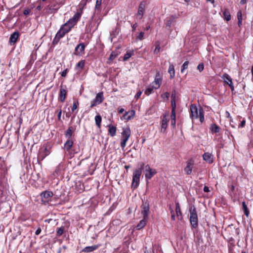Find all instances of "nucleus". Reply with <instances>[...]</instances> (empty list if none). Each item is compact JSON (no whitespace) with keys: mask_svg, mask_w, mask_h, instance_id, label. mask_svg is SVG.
I'll use <instances>...</instances> for the list:
<instances>
[{"mask_svg":"<svg viewBox=\"0 0 253 253\" xmlns=\"http://www.w3.org/2000/svg\"><path fill=\"white\" fill-rule=\"evenodd\" d=\"M169 113H166L163 115L161 122V131L162 132H165L167 126L169 122Z\"/></svg>","mask_w":253,"mask_h":253,"instance_id":"39448f33","label":"nucleus"},{"mask_svg":"<svg viewBox=\"0 0 253 253\" xmlns=\"http://www.w3.org/2000/svg\"><path fill=\"white\" fill-rule=\"evenodd\" d=\"M41 229L39 228L36 231L35 234L38 235L40 234L41 233Z\"/></svg>","mask_w":253,"mask_h":253,"instance_id":"13d9d810","label":"nucleus"},{"mask_svg":"<svg viewBox=\"0 0 253 253\" xmlns=\"http://www.w3.org/2000/svg\"><path fill=\"white\" fill-rule=\"evenodd\" d=\"M85 65V60H82L79 62L76 65V67L80 69H83Z\"/></svg>","mask_w":253,"mask_h":253,"instance_id":"c9c22d12","label":"nucleus"},{"mask_svg":"<svg viewBox=\"0 0 253 253\" xmlns=\"http://www.w3.org/2000/svg\"><path fill=\"white\" fill-rule=\"evenodd\" d=\"M246 124V120L244 119L241 122L240 125L239 126V127H244Z\"/></svg>","mask_w":253,"mask_h":253,"instance_id":"09e8293b","label":"nucleus"},{"mask_svg":"<svg viewBox=\"0 0 253 253\" xmlns=\"http://www.w3.org/2000/svg\"><path fill=\"white\" fill-rule=\"evenodd\" d=\"M131 135L130 129L128 126L123 127L122 132V138L121 142V146L124 149L126 146L127 140Z\"/></svg>","mask_w":253,"mask_h":253,"instance_id":"20e7f679","label":"nucleus"},{"mask_svg":"<svg viewBox=\"0 0 253 253\" xmlns=\"http://www.w3.org/2000/svg\"><path fill=\"white\" fill-rule=\"evenodd\" d=\"M144 166V163H142L140 168L135 170L133 173L132 187L136 188L140 181V177L142 173V170Z\"/></svg>","mask_w":253,"mask_h":253,"instance_id":"7ed1b4c3","label":"nucleus"},{"mask_svg":"<svg viewBox=\"0 0 253 253\" xmlns=\"http://www.w3.org/2000/svg\"><path fill=\"white\" fill-rule=\"evenodd\" d=\"M168 72L170 74V78H173L175 76V70L173 64H170L169 66Z\"/></svg>","mask_w":253,"mask_h":253,"instance_id":"393cba45","label":"nucleus"},{"mask_svg":"<svg viewBox=\"0 0 253 253\" xmlns=\"http://www.w3.org/2000/svg\"><path fill=\"white\" fill-rule=\"evenodd\" d=\"M171 107H172V110L175 111L176 108V103H175V95L174 93H172L171 95Z\"/></svg>","mask_w":253,"mask_h":253,"instance_id":"2f4dec72","label":"nucleus"},{"mask_svg":"<svg viewBox=\"0 0 253 253\" xmlns=\"http://www.w3.org/2000/svg\"><path fill=\"white\" fill-rule=\"evenodd\" d=\"M137 26V25L136 23H135L132 26V29L133 30H135Z\"/></svg>","mask_w":253,"mask_h":253,"instance_id":"338daca9","label":"nucleus"},{"mask_svg":"<svg viewBox=\"0 0 253 253\" xmlns=\"http://www.w3.org/2000/svg\"><path fill=\"white\" fill-rule=\"evenodd\" d=\"M141 214L143 215V217L145 218H148V215L150 212V207L149 204L147 202H144L142 204L141 207Z\"/></svg>","mask_w":253,"mask_h":253,"instance_id":"1a4fd4ad","label":"nucleus"},{"mask_svg":"<svg viewBox=\"0 0 253 253\" xmlns=\"http://www.w3.org/2000/svg\"><path fill=\"white\" fill-rule=\"evenodd\" d=\"M169 94L168 92H165L162 95V97L164 100H168L169 98Z\"/></svg>","mask_w":253,"mask_h":253,"instance_id":"c03bdc74","label":"nucleus"},{"mask_svg":"<svg viewBox=\"0 0 253 253\" xmlns=\"http://www.w3.org/2000/svg\"><path fill=\"white\" fill-rule=\"evenodd\" d=\"M238 20H242V14L241 11H239L237 13Z\"/></svg>","mask_w":253,"mask_h":253,"instance_id":"de8ad7c7","label":"nucleus"},{"mask_svg":"<svg viewBox=\"0 0 253 253\" xmlns=\"http://www.w3.org/2000/svg\"><path fill=\"white\" fill-rule=\"evenodd\" d=\"M160 44L158 43L156 45V46L155 47V49L154 51V52L155 54H157L158 53H159L160 52Z\"/></svg>","mask_w":253,"mask_h":253,"instance_id":"a18cd8bd","label":"nucleus"},{"mask_svg":"<svg viewBox=\"0 0 253 253\" xmlns=\"http://www.w3.org/2000/svg\"><path fill=\"white\" fill-rule=\"evenodd\" d=\"M203 158L204 160L209 164H211L213 162V155L210 153H205L203 155Z\"/></svg>","mask_w":253,"mask_h":253,"instance_id":"2eb2a0df","label":"nucleus"},{"mask_svg":"<svg viewBox=\"0 0 253 253\" xmlns=\"http://www.w3.org/2000/svg\"><path fill=\"white\" fill-rule=\"evenodd\" d=\"M117 56V54L113 52L111 53V54L110 55V57L109 58V60L111 61H113Z\"/></svg>","mask_w":253,"mask_h":253,"instance_id":"37998d69","label":"nucleus"},{"mask_svg":"<svg viewBox=\"0 0 253 253\" xmlns=\"http://www.w3.org/2000/svg\"><path fill=\"white\" fill-rule=\"evenodd\" d=\"M223 15L224 16V19L227 21H229L231 19V16L230 12L227 9H225L223 11Z\"/></svg>","mask_w":253,"mask_h":253,"instance_id":"c85d7f7f","label":"nucleus"},{"mask_svg":"<svg viewBox=\"0 0 253 253\" xmlns=\"http://www.w3.org/2000/svg\"><path fill=\"white\" fill-rule=\"evenodd\" d=\"M176 17L172 16L169 19L167 20L166 24L167 27H170L172 23L175 21Z\"/></svg>","mask_w":253,"mask_h":253,"instance_id":"c756f323","label":"nucleus"},{"mask_svg":"<svg viewBox=\"0 0 253 253\" xmlns=\"http://www.w3.org/2000/svg\"><path fill=\"white\" fill-rule=\"evenodd\" d=\"M240 3L241 4H244L246 3V0H241Z\"/></svg>","mask_w":253,"mask_h":253,"instance_id":"774afa93","label":"nucleus"},{"mask_svg":"<svg viewBox=\"0 0 253 253\" xmlns=\"http://www.w3.org/2000/svg\"><path fill=\"white\" fill-rule=\"evenodd\" d=\"M61 114H62V111H61V110H60L58 112V120L60 119L61 116Z\"/></svg>","mask_w":253,"mask_h":253,"instance_id":"e2e57ef3","label":"nucleus"},{"mask_svg":"<svg viewBox=\"0 0 253 253\" xmlns=\"http://www.w3.org/2000/svg\"><path fill=\"white\" fill-rule=\"evenodd\" d=\"M66 33H67L64 31V30L61 27L53 39V43L57 44L59 42L60 39L63 38Z\"/></svg>","mask_w":253,"mask_h":253,"instance_id":"f8f14e48","label":"nucleus"},{"mask_svg":"<svg viewBox=\"0 0 253 253\" xmlns=\"http://www.w3.org/2000/svg\"><path fill=\"white\" fill-rule=\"evenodd\" d=\"M67 95V90L65 89L61 88L60 90L59 97L62 102H64Z\"/></svg>","mask_w":253,"mask_h":253,"instance_id":"a211bd4d","label":"nucleus"},{"mask_svg":"<svg viewBox=\"0 0 253 253\" xmlns=\"http://www.w3.org/2000/svg\"><path fill=\"white\" fill-rule=\"evenodd\" d=\"M162 83V78L161 77L159 72L157 73L154 81L151 84L154 86L155 89H158Z\"/></svg>","mask_w":253,"mask_h":253,"instance_id":"9b49d317","label":"nucleus"},{"mask_svg":"<svg viewBox=\"0 0 253 253\" xmlns=\"http://www.w3.org/2000/svg\"><path fill=\"white\" fill-rule=\"evenodd\" d=\"M72 133H73V130H72V127H69L66 132V134H65L66 137H67L69 139H70V138L71 137L72 135Z\"/></svg>","mask_w":253,"mask_h":253,"instance_id":"e433bc0d","label":"nucleus"},{"mask_svg":"<svg viewBox=\"0 0 253 253\" xmlns=\"http://www.w3.org/2000/svg\"><path fill=\"white\" fill-rule=\"evenodd\" d=\"M145 175L147 179H151L156 173V171L154 169H152L147 165L145 167Z\"/></svg>","mask_w":253,"mask_h":253,"instance_id":"0eeeda50","label":"nucleus"},{"mask_svg":"<svg viewBox=\"0 0 253 253\" xmlns=\"http://www.w3.org/2000/svg\"><path fill=\"white\" fill-rule=\"evenodd\" d=\"M61 28L64 30V31L68 33L71 30L73 27H71V25L68 24V22H66L61 27Z\"/></svg>","mask_w":253,"mask_h":253,"instance_id":"72a5a7b5","label":"nucleus"},{"mask_svg":"<svg viewBox=\"0 0 253 253\" xmlns=\"http://www.w3.org/2000/svg\"><path fill=\"white\" fill-rule=\"evenodd\" d=\"M211 130L212 133H217L220 130V128L215 124H212L211 126Z\"/></svg>","mask_w":253,"mask_h":253,"instance_id":"a878e982","label":"nucleus"},{"mask_svg":"<svg viewBox=\"0 0 253 253\" xmlns=\"http://www.w3.org/2000/svg\"><path fill=\"white\" fill-rule=\"evenodd\" d=\"M50 154L49 150L47 149V147H45L43 149V151L42 152L41 150L40 152V156L42 157V159H43L45 157L48 156Z\"/></svg>","mask_w":253,"mask_h":253,"instance_id":"b1692460","label":"nucleus"},{"mask_svg":"<svg viewBox=\"0 0 253 253\" xmlns=\"http://www.w3.org/2000/svg\"><path fill=\"white\" fill-rule=\"evenodd\" d=\"M141 94H142L141 91H138L137 92V93L136 94V95L135 96V97L136 98V99H138L140 97Z\"/></svg>","mask_w":253,"mask_h":253,"instance_id":"5fc2aeb1","label":"nucleus"},{"mask_svg":"<svg viewBox=\"0 0 253 253\" xmlns=\"http://www.w3.org/2000/svg\"><path fill=\"white\" fill-rule=\"evenodd\" d=\"M133 55V51H128L125 54L124 60L126 61L131 56Z\"/></svg>","mask_w":253,"mask_h":253,"instance_id":"f704fd0d","label":"nucleus"},{"mask_svg":"<svg viewBox=\"0 0 253 253\" xmlns=\"http://www.w3.org/2000/svg\"><path fill=\"white\" fill-rule=\"evenodd\" d=\"M242 206H243V210L244 212V214L246 215V216H248L249 215V210L247 207V206L246 205L245 202H242Z\"/></svg>","mask_w":253,"mask_h":253,"instance_id":"7c9ffc66","label":"nucleus"},{"mask_svg":"<svg viewBox=\"0 0 253 253\" xmlns=\"http://www.w3.org/2000/svg\"><path fill=\"white\" fill-rule=\"evenodd\" d=\"M222 79L224 80V82L228 84V83H230L231 84H232V81L231 77L228 75L227 74H224L222 76Z\"/></svg>","mask_w":253,"mask_h":253,"instance_id":"bb28decb","label":"nucleus"},{"mask_svg":"<svg viewBox=\"0 0 253 253\" xmlns=\"http://www.w3.org/2000/svg\"><path fill=\"white\" fill-rule=\"evenodd\" d=\"M78 106H79V102L78 101L75 102L73 104V107H72V111L73 112L75 110H76L78 107Z\"/></svg>","mask_w":253,"mask_h":253,"instance_id":"a19ab883","label":"nucleus"},{"mask_svg":"<svg viewBox=\"0 0 253 253\" xmlns=\"http://www.w3.org/2000/svg\"><path fill=\"white\" fill-rule=\"evenodd\" d=\"M109 128V132L111 136H114L115 135L116 133V127L114 126H113L111 125L108 126Z\"/></svg>","mask_w":253,"mask_h":253,"instance_id":"5701e85b","label":"nucleus"},{"mask_svg":"<svg viewBox=\"0 0 253 253\" xmlns=\"http://www.w3.org/2000/svg\"><path fill=\"white\" fill-rule=\"evenodd\" d=\"M19 37V34L18 32H14L10 37V42L11 44H14L17 41Z\"/></svg>","mask_w":253,"mask_h":253,"instance_id":"f3484780","label":"nucleus"},{"mask_svg":"<svg viewBox=\"0 0 253 253\" xmlns=\"http://www.w3.org/2000/svg\"><path fill=\"white\" fill-rule=\"evenodd\" d=\"M102 0H96L95 6L96 10H100Z\"/></svg>","mask_w":253,"mask_h":253,"instance_id":"4c0bfd02","label":"nucleus"},{"mask_svg":"<svg viewBox=\"0 0 253 253\" xmlns=\"http://www.w3.org/2000/svg\"><path fill=\"white\" fill-rule=\"evenodd\" d=\"M197 69L200 72L203 71L204 69V64L203 63L199 64L197 67Z\"/></svg>","mask_w":253,"mask_h":253,"instance_id":"49530a36","label":"nucleus"},{"mask_svg":"<svg viewBox=\"0 0 253 253\" xmlns=\"http://www.w3.org/2000/svg\"><path fill=\"white\" fill-rule=\"evenodd\" d=\"M204 191L206 192H209L210 190H209V188L208 187V186H205L204 188Z\"/></svg>","mask_w":253,"mask_h":253,"instance_id":"680f3d73","label":"nucleus"},{"mask_svg":"<svg viewBox=\"0 0 253 253\" xmlns=\"http://www.w3.org/2000/svg\"><path fill=\"white\" fill-rule=\"evenodd\" d=\"M30 12H31V10L30 9H25L24 10L23 14L25 15H27L30 13Z\"/></svg>","mask_w":253,"mask_h":253,"instance_id":"3c124183","label":"nucleus"},{"mask_svg":"<svg viewBox=\"0 0 253 253\" xmlns=\"http://www.w3.org/2000/svg\"><path fill=\"white\" fill-rule=\"evenodd\" d=\"M171 119L176 120L175 111L171 110Z\"/></svg>","mask_w":253,"mask_h":253,"instance_id":"8fccbe9b","label":"nucleus"},{"mask_svg":"<svg viewBox=\"0 0 253 253\" xmlns=\"http://www.w3.org/2000/svg\"><path fill=\"white\" fill-rule=\"evenodd\" d=\"M102 121V118L100 115H96L95 117V124L98 128H100L101 126V123Z\"/></svg>","mask_w":253,"mask_h":253,"instance_id":"cd10ccee","label":"nucleus"},{"mask_svg":"<svg viewBox=\"0 0 253 253\" xmlns=\"http://www.w3.org/2000/svg\"><path fill=\"white\" fill-rule=\"evenodd\" d=\"M190 118L192 119H196L199 118L201 123L204 121V112L202 109L200 108L198 110L197 107L192 104L190 106Z\"/></svg>","mask_w":253,"mask_h":253,"instance_id":"f257e3e1","label":"nucleus"},{"mask_svg":"<svg viewBox=\"0 0 253 253\" xmlns=\"http://www.w3.org/2000/svg\"><path fill=\"white\" fill-rule=\"evenodd\" d=\"M59 167L58 166L57 167H56V169L54 172L55 173H56V174L57 175H58V174H59Z\"/></svg>","mask_w":253,"mask_h":253,"instance_id":"052dcab7","label":"nucleus"},{"mask_svg":"<svg viewBox=\"0 0 253 253\" xmlns=\"http://www.w3.org/2000/svg\"><path fill=\"white\" fill-rule=\"evenodd\" d=\"M189 65V62L188 61H185L183 64L181 69V72L183 73L184 70L187 69L188 68V66Z\"/></svg>","mask_w":253,"mask_h":253,"instance_id":"58836bf2","label":"nucleus"},{"mask_svg":"<svg viewBox=\"0 0 253 253\" xmlns=\"http://www.w3.org/2000/svg\"><path fill=\"white\" fill-rule=\"evenodd\" d=\"M194 163L192 160H189L186 162V166L184 168L185 172L189 175L191 173Z\"/></svg>","mask_w":253,"mask_h":253,"instance_id":"4468645a","label":"nucleus"},{"mask_svg":"<svg viewBox=\"0 0 253 253\" xmlns=\"http://www.w3.org/2000/svg\"><path fill=\"white\" fill-rule=\"evenodd\" d=\"M144 33L143 32H141L137 36L136 39L139 40H142L144 38Z\"/></svg>","mask_w":253,"mask_h":253,"instance_id":"79ce46f5","label":"nucleus"},{"mask_svg":"<svg viewBox=\"0 0 253 253\" xmlns=\"http://www.w3.org/2000/svg\"><path fill=\"white\" fill-rule=\"evenodd\" d=\"M103 100V92H99L96 95V97L94 100L91 101L90 107L92 108L98 104H100Z\"/></svg>","mask_w":253,"mask_h":253,"instance_id":"423d86ee","label":"nucleus"},{"mask_svg":"<svg viewBox=\"0 0 253 253\" xmlns=\"http://www.w3.org/2000/svg\"><path fill=\"white\" fill-rule=\"evenodd\" d=\"M154 89H155V88H154V86L152 85L151 84L148 86L145 90V94L147 95H149L150 94L153 93L154 92Z\"/></svg>","mask_w":253,"mask_h":253,"instance_id":"4be33fe9","label":"nucleus"},{"mask_svg":"<svg viewBox=\"0 0 253 253\" xmlns=\"http://www.w3.org/2000/svg\"><path fill=\"white\" fill-rule=\"evenodd\" d=\"M148 218H145L144 217H143V219L140 220L139 223L136 226V229L140 230L143 228L146 224Z\"/></svg>","mask_w":253,"mask_h":253,"instance_id":"aec40b11","label":"nucleus"},{"mask_svg":"<svg viewBox=\"0 0 253 253\" xmlns=\"http://www.w3.org/2000/svg\"><path fill=\"white\" fill-rule=\"evenodd\" d=\"M53 196L52 192L50 191H45L42 193L41 197L43 203H47Z\"/></svg>","mask_w":253,"mask_h":253,"instance_id":"ddd939ff","label":"nucleus"},{"mask_svg":"<svg viewBox=\"0 0 253 253\" xmlns=\"http://www.w3.org/2000/svg\"><path fill=\"white\" fill-rule=\"evenodd\" d=\"M238 25L239 27H240L242 25V20H238Z\"/></svg>","mask_w":253,"mask_h":253,"instance_id":"0e129e2a","label":"nucleus"},{"mask_svg":"<svg viewBox=\"0 0 253 253\" xmlns=\"http://www.w3.org/2000/svg\"><path fill=\"white\" fill-rule=\"evenodd\" d=\"M189 212L191 225L193 228H196L198 226V218L196 212V209L194 206L190 207Z\"/></svg>","mask_w":253,"mask_h":253,"instance_id":"f03ea898","label":"nucleus"},{"mask_svg":"<svg viewBox=\"0 0 253 253\" xmlns=\"http://www.w3.org/2000/svg\"><path fill=\"white\" fill-rule=\"evenodd\" d=\"M73 145V141L71 139H68L64 144L65 150L68 151L71 148Z\"/></svg>","mask_w":253,"mask_h":253,"instance_id":"412c9836","label":"nucleus"},{"mask_svg":"<svg viewBox=\"0 0 253 253\" xmlns=\"http://www.w3.org/2000/svg\"><path fill=\"white\" fill-rule=\"evenodd\" d=\"M64 232V228L63 227H60L57 231V235L58 236H61Z\"/></svg>","mask_w":253,"mask_h":253,"instance_id":"ea45409f","label":"nucleus"},{"mask_svg":"<svg viewBox=\"0 0 253 253\" xmlns=\"http://www.w3.org/2000/svg\"><path fill=\"white\" fill-rule=\"evenodd\" d=\"M118 112L119 113L122 114L124 112V109L123 108L119 109Z\"/></svg>","mask_w":253,"mask_h":253,"instance_id":"69168bd1","label":"nucleus"},{"mask_svg":"<svg viewBox=\"0 0 253 253\" xmlns=\"http://www.w3.org/2000/svg\"><path fill=\"white\" fill-rule=\"evenodd\" d=\"M98 247H99V246H98V245H93V246H88V247H85L83 250L82 251L84 253L91 252H93V251L96 250V249H97L98 248Z\"/></svg>","mask_w":253,"mask_h":253,"instance_id":"6ab92c4d","label":"nucleus"},{"mask_svg":"<svg viewBox=\"0 0 253 253\" xmlns=\"http://www.w3.org/2000/svg\"><path fill=\"white\" fill-rule=\"evenodd\" d=\"M82 13L81 12H77L73 17L70 19L67 22H68V24L71 25V27H74L77 22L80 20L81 17Z\"/></svg>","mask_w":253,"mask_h":253,"instance_id":"9d476101","label":"nucleus"},{"mask_svg":"<svg viewBox=\"0 0 253 253\" xmlns=\"http://www.w3.org/2000/svg\"><path fill=\"white\" fill-rule=\"evenodd\" d=\"M228 85L229 86H230L231 90H232V92H233L234 90V85L233 84V83L231 84V83H228Z\"/></svg>","mask_w":253,"mask_h":253,"instance_id":"4d7b16f0","label":"nucleus"},{"mask_svg":"<svg viewBox=\"0 0 253 253\" xmlns=\"http://www.w3.org/2000/svg\"><path fill=\"white\" fill-rule=\"evenodd\" d=\"M146 2L145 1H141L138 6L137 17L139 19H142L145 11Z\"/></svg>","mask_w":253,"mask_h":253,"instance_id":"6e6552de","label":"nucleus"},{"mask_svg":"<svg viewBox=\"0 0 253 253\" xmlns=\"http://www.w3.org/2000/svg\"><path fill=\"white\" fill-rule=\"evenodd\" d=\"M171 219H172V220H175V215H174V212H173V211H171Z\"/></svg>","mask_w":253,"mask_h":253,"instance_id":"bf43d9fd","label":"nucleus"},{"mask_svg":"<svg viewBox=\"0 0 253 253\" xmlns=\"http://www.w3.org/2000/svg\"><path fill=\"white\" fill-rule=\"evenodd\" d=\"M67 72H68V69H66L65 70H64L61 73V76L62 77H66V75H67Z\"/></svg>","mask_w":253,"mask_h":253,"instance_id":"603ef678","label":"nucleus"},{"mask_svg":"<svg viewBox=\"0 0 253 253\" xmlns=\"http://www.w3.org/2000/svg\"><path fill=\"white\" fill-rule=\"evenodd\" d=\"M85 45L83 43L79 44L75 48V51L77 55H81L84 51Z\"/></svg>","mask_w":253,"mask_h":253,"instance_id":"dca6fc26","label":"nucleus"},{"mask_svg":"<svg viewBox=\"0 0 253 253\" xmlns=\"http://www.w3.org/2000/svg\"><path fill=\"white\" fill-rule=\"evenodd\" d=\"M226 116L230 119V121H231L232 120V118L230 116V114L228 111H226L225 112Z\"/></svg>","mask_w":253,"mask_h":253,"instance_id":"864d4df0","label":"nucleus"},{"mask_svg":"<svg viewBox=\"0 0 253 253\" xmlns=\"http://www.w3.org/2000/svg\"><path fill=\"white\" fill-rule=\"evenodd\" d=\"M175 211L178 217L179 215H181L182 212L181 211L180 205L178 202H176L175 204Z\"/></svg>","mask_w":253,"mask_h":253,"instance_id":"473e14b6","label":"nucleus"},{"mask_svg":"<svg viewBox=\"0 0 253 253\" xmlns=\"http://www.w3.org/2000/svg\"><path fill=\"white\" fill-rule=\"evenodd\" d=\"M175 123H176V120L171 119V125L173 127H175Z\"/></svg>","mask_w":253,"mask_h":253,"instance_id":"6e6d98bb","label":"nucleus"}]
</instances>
